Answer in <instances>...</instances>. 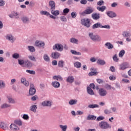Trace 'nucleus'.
Listing matches in <instances>:
<instances>
[{
	"label": "nucleus",
	"mask_w": 131,
	"mask_h": 131,
	"mask_svg": "<svg viewBox=\"0 0 131 131\" xmlns=\"http://www.w3.org/2000/svg\"><path fill=\"white\" fill-rule=\"evenodd\" d=\"M89 36L93 41H97L98 42H100V41L102 40L101 36L99 35H95L93 33H89Z\"/></svg>",
	"instance_id": "1"
},
{
	"label": "nucleus",
	"mask_w": 131,
	"mask_h": 131,
	"mask_svg": "<svg viewBox=\"0 0 131 131\" xmlns=\"http://www.w3.org/2000/svg\"><path fill=\"white\" fill-rule=\"evenodd\" d=\"M99 126L102 129H107V128H111V126L106 121H102L99 124Z\"/></svg>",
	"instance_id": "2"
},
{
	"label": "nucleus",
	"mask_w": 131,
	"mask_h": 131,
	"mask_svg": "<svg viewBox=\"0 0 131 131\" xmlns=\"http://www.w3.org/2000/svg\"><path fill=\"white\" fill-rule=\"evenodd\" d=\"M81 24L87 28H90L91 27V20L89 18L82 19L81 20Z\"/></svg>",
	"instance_id": "3"
},
{
	"label": "nucleus",
	"mask_w": 131,
	"mask_h": 131,
	"mask_svg": "<svg viewBox=\"0 0 131 131\" xmlns=\"http://www.w3.org/2000/svg\"><path fill=\"white\" fill-rule=\"evenodd\" d=\"M94 12V8L89 7H88L83 12L81 13L82 16H85V14L86 15H90V14H92Z\"/></svg>",
	"instance_id": "4"
},
{
	"label": "nucleus",
	"mask_w": 131,
	"mask_h": 131,
	"mask_svg": "<svg viewBox=\"0 0 131 131\" xmlns=\"http://www.w3.org/2000/svg\"><path fill=\"white\" fill-rule=\"evenodd\" d=\"M64 49V47L63 45L60 44V43H56L54 46H53V50L54 51H58L59 52H62L63 50Z\"/></svg>",
	"instance_id": "5"
},
{
	"label": "nucleus",
	"mask_w": 131,
	"mask_h": 131,
	"mask_svg": "<svg viewBox=\"0 0 131 131\" xmlns=\"http://www.w3.org/2000/svg\"><path fill=\"white\" fill-rule=\"evenodd\" d=\"M30 89L29 91V94L30 96H33L35 95V93H36V90L35 88H34V85L32 83H31L30 84Z\"/></svg>",
	"instance_id": "6"
},
{
	"label": "nucleus",
	"mask_w": 131,
	"mask_h": 131,
	"mask_svg": "<svg viewBox=\"0 0 131 131\" xmlns=\"http://www.w3.org/2000/svg\"><path fill=\"white\" fill-rule=\"evenodd\" d=\"M122 35L123 37H126V41H128V42L131 41V38H130L131 34L129 32H126V31L123 32L122 33Z\"/></svg>",
	"instance_id": "7"
},
{
	"label": "nucleus",
	"mask_w": 131,
	"mask_h": 131,
	"mask_svg": "<svg viewBox=\"0 0 131 131\" xmlns=\"http://www.w3.org/2000/svg\"><path fill=\"white\" fill-rule=\"evenodd\" d=\"M106 14L109 18H115V17H117V14L114 11H108L106 12Z\"/></svg>",
	"instance_id": "8"
},
{
	"label": "nucleus",
	"mask_w": 131,
	"mask_h": 131,
	"mask_svg": "<svg viewBox=\"0 0 131 131\" xmlns=\"http://www.w3.org/2000/svg\"><path fill=\"white\" fill-rule=\"evenodd\" d=\"M98 94L100 97H105L107 95V91L103 88H101L98 91Z\"/></svg>",
	"instance_id": "9"
},
{
	"label": "nucleus",
	"mask_w": 131,
	"mask_h": 131,
	"mask_svg": "<svg viewBox=\"0 0 131 131\" xmlns=\"http://www.w3.org/2000/svg\"><path fill=\"white\" fill-rule=\"evenodd\" d=\"M41 105L43 106V107H52V102L50 100H45L42 102Z\"/></svg>",
	"instance_id": "10"
},
{
	"label": "nucleus",
	"mask_w": 131,
	"mask_h": 131,
	"mask_svg": "<svg viewBox=\"0 0 131 131\" xmlns=\"http://www.w3.org/2000/svg\"><path fill=\"white\" fill-rule=\"evenodd\" d=\"M6 38L7 40H9V41L12 42V43L13 42H14V41H15V40H16V38L14 37V36L12 34L7 35L6 36Z\"/></svg>",
	"instance_id": "11"
},
{
	"label": "nucleus",
	"mask_w": 131,
	"mask_h": 131,
	"mask_svg": "<svg viewBox=\"0 0 131 131\" xmlns=\"http://www.w3.org/2000/svg\"><path fill=\"white\" fill-rule=\"evenodd\" d=\"M40 14L41 15H45V16H49L50 18H51L52 19H56L55 16L51 15V14H50V12L47 11H40Z\"/></svg>",
	"instance_id": "12"
},
{
	"label": "nucleus",
	"mask_w": 131,
	"mask_h": 131,
	"mask_svg": "<svg viewBox=\"0 0 131 131\" xmlns=\"http://www.w3.org/2000/svg\"><path fill=\"white\" fill-rule=\"evenodd\" d=\"M49 4V6L50 7V11L56 9V3L54 1H50Z\"/></svg>",
	"instance_id": "13"
},
{
	"label": "nucleus",
	"mask_w": 131,
	"mask_h": 131,
	"mask_svg": "<svg viewBox=\"0 0 131 131\" xmlns=\"http://www.w3.org/2000/svg\"><path fill=\"white\" fill-rule=\"evenodd\" d=\"M35 46L38 47L39 48H43L45 49V42L40 41L36 40L35 42Z\"/></svg>",
	"instance_id": "14"
},
{
	"label": "nucleus",
	"mask_w": 131,
	"mask_h": 131,
	"mask_svg": "<svg viewBox=\"0 0 131 131\" xmlns=\"http://www.w3.org/2000/svg\"><path fill=\"white\" fill-rule=\"evenodd\" d=\"M0 127L4 129V130H7V129H9V125L8 124L5 123L3 122H0Z\"/></svg>",
	"instance_id": "15"
},
{
	"label": "nucleus",
	"mask_w": 131,
	"mask_h": 131,
	"mask_svg": "<svg viewBox=\"0 0 131 131\" xmlns=\"http://www.w3.org/2000/svg\"><path fill=\"white\" fill-rule=\"evenodd\" d=\"M127 68H128V64L126 62H124L120 65L119 70H125Z\"/></svg>",
	"instance_id": "16"
},
{
	"label": "nucleus",
	"mask_w": 131,
	"mask_h": 131,
	"mask_svg": "<svg viewBox=\"0 0 131 131\" xmlns=\"http://www.w3.org/2000/svg\"><path fill=\"white\" fill-rule=\"evenodd\" d=\"M51 56L53 59H58L61 56V54L58 52H53L51 54Z\"/></svg>",
	"instance_id": "17"
},
{
	"label": "nucleus",
	"mask_w": 131,
	"mask_h": 131,
	"mask_svg": "<svg viewBox=\"0 0 131 131\" xmlns=\"http://www.w3.org/2000/svg\"><path fill=\"white\" fill-rule=\"evenodd\" d=\"M91 17L93 20H99L100 19V13H92Z\"/></svg>",
	"instance_id": "18"
},
{
	"label": "nucleus",
	"mask_w": 131,
	"mask_h": 131,
	"mask_svg": "<svg viewBox=\"0 0 131 131\" xmlns=\"http://www.w3.org/2000/svg\"><path fill=\"white\" fill-rule=\"evenodd\" d=\"M97 28H102L101 23H97L92 26V29H97Z\"/></svg>",
	"instance_id": "19"
},
{
	"label": "nucleus",
	"mask_w": 131,
	"mask_h": 131,
	"mask_svg": "<svg viewBox=\"0 0 131 131\" xmlns=\"http://www.w3.org/2000/svg\"><path fill=\"white\" fill-rule=\"evenodd\" d=\"M51 13L53 15L52 16H59L60 15V11L55 10V9H52L51 10Z\"/></svg>",
	"instance_id": "20"
},
{
	"label": "nucleus",
	"mask_w": 131,
	"mask_h": 131,
	"mask_svg": "<svg viewBox=\"0 0 131 131\" xmlns=\"http://www.w3.org/2000/svg\"><path fill=\"white\" fill-rule=\"evenodd\" d=\"M51 85H52L53 88H55V89H58L60 88V82L58 81H52Z\"/></svg>",
	"instance_id": "21"
},
{
	"label": "nucleus",
	"mask_w": 131,
	"mask_h": 131,
	"mask_svg": "<svg viewBox=\"0 0 131 131\" xmlns=\"http://www.w3.org/2000/svg\"><path fill=\"white\" fill-rule=\"evenodd\" d=\"M20 80L21 83L24 84V85H25L26 86H28V85H29V82L26 80V79L25 78H21Z\"/></svg>",
	"instance_id": "22"
},
{
	"label": "nucleus",
	"mask_w": 131,
	"mask_h": 131,
	"mask_svg": "<svg viewBox=\"0 0 131 131\" xmlns=\"http://www.w3.org/2000/svg\"><path fill=\"white\" fill-rule=\"evenodd\" d=\"M67 82H69L70 83H72L73 82H74V77L73 76H69L67 78Z\"/></svg>",
	"instance_id": "23"
},
{
	"label": "nucleus",
	"mask_w": 131,
	"mask_h": 131,
	"mask_svg": "<svg viewBox=\"0 0 131 131\" xmlns=\"http://www.w3.org/2000/svg\"><path fill=\"white\" fill-rule=\"evenodd\" d=\"M10 128L11 130H18L19 129V127L15 124H11L10 126Z\"/></svg>",
	"instance_id": "24"
},
{
	"label": "nucleus",
	"mask_w": 131,
	"mask_h": 131,
	"mask_svg": "<svg viewBox=\"0 0 131 131\" xmlns=\"http://www.w3.org/2000/svg\"><path fill=\"white\" fill-rule=\"evenodd\" d=\"M105 46L108 50H112V49H113V48H114V46H113V45L111 44V43L109 42L105 43Z\"/></svg>",
	"instance_id": "25"
},
{
	"label": "nucleus",
	"mask_w": 131,
	"mask_h": 131,
	"mask_svg": "<svg viewBox=\"0 0 131 131\" xmlns=\"http://www.w3.org/2000/svg\"><path fill=\"white\" fill-rule=\"evenodd\" d=\"M21 21L24 24H27V23H29V18L26 16L23 17L21 18Z\"/></svg>",
	"instance_id": "26"
},
{
	"label": "nucleus",
	"mask_w": 131,
	"mask_h": 131,
	"mask_svg": "<svg viewBox=\"0 0 131 131\" xmlns=\"http://www.w3.org/2000/svg\"><path fill=\"white\" fill-rule=\"evenodd\" d=\"M96 118H97V117L96 116L89 115L86 117V120H96Z\"/></svg>",
	"instance_id": "27"
},
{
	"label": "nucleus",
	"mask_w": 131,
	"mask_h": 131,
	"mask_svg": "<svg viewBox=\"0 0 131 131\" xmlns=\"http://www.w3.org/2000/svg\"><path fill=\"white\" fill-rule=\"evenodd\" d=\"M87 93L91 95V96H93V95H95V93H94V91L92 90L90 86L87 87Z\"/></svg>",
	"instance_id": "28"
},
{
	"label": "nucleus",
	"mask_w": 131,
	"mask_h": 131,
	"mask_svg": "<svg viewBox=\"0 0 131 131\" xmlns=\"http://www.w3.org/2000/svg\"><path fill=\"white\" fill-rule=\"evenodd\" d=\"M36 109H37V105H33L31 106H30V111L34 112V113H35V112H36Z\"/></svg>",
	"instance_id": "29"
},
{
	"label": "nucleus",
	"mask_w": 131,
	"mask_h": 131,
	"mask_svg": "<svg viewBox=\"0 0 131 131\" xmlns=\"http://www.w3.org/2000/svg\"><path fill=\"white\" fill-rule=\"evenodd\" d=\"M70 42H72V43H76V45L78 44V39H76L75 38H72L70 39Z\"/></svg>",
	"instance_id": "30"
},
{
	"label": "nucleus",
	"mask_w": 131,
	"mask_h": 131,
	"mask_svg": "<svg viewBox=\"0 0 131 131\" xmlns=\"http://www.w3.org/2000/svg\"><path fill=\"white\" fill-rule=\"evenodd\" d=\"M69 104L70 105H76V104H77V99H71L69 101Z\"/></svg>",
	"instance_id": "31"
},
{
	"label": "nucleus",
	"mask_w": 131,
	"mask_h": 131,
	"mask_svg": "<svg viewBox=\"0 0 131 131\" xmlns=\"http://www.w3.org/2000/svg\"><path fill=\"white\" fill-rule=\"evenodd\" d=\"M107 7L105 6H103L102 7H97V9L100 12H104V10H106Z\"/></svg>",
	"instance_id": "32"
},
{
	"label": "nucleus",
	"mask_w": 131,
	"mask_h": 131,
	"mask_svg": "<svg viewBox=\"0 0 131 131\" xmlns=\"http://www.w3.org/2000/svg\"><path fill=\"white\" fill-rule=\"evenodd\" d=\"M74 66L76 68H81V63L80 62L77 61L74 63Z\"/></svg>",
	"instance_id": "33"
},
{
	"label": "nucleus",
	"mask_w": 131,
	"mask_h": 131,
	"mask_svg": "<svg viewBox=\"0 0 131 131\" xmlns=\"http://www.w3.org/2000/svg\"><path fill=\"white\" fill-rule=\"evenodd\" d=\"M97 64H98V65H105V64H106V62L104 61V60H102V59H98L97 61Z\"/></svg>",
	"instance_id": "34"
},
{
	"label": "nucleus",
	"mask_w": 131,
	"mask_h": 131,
	"mask_svg": "<svg viewBox=\"0 0 131 131\" xmlns=\"http://www.w3.org/2000/svg\"><path fill=\"white\" fill-rule=\"evenodd\" d=\"M88 108H90L91 109H94V108H99V105L97 104H90L88 105Z\"/></svg>",
	"instance_id": "35"
},
{
	"label": "nucleus",
	"mask_w": 131,
	"mask_h": 131,
	"mask_svg": "<svg viewBox=\"0 0 131 131\" xmlns=\"http://www.w3.org/2000/svg\"><path fill=\"white\" fill-rule=\"evenodd\" d=\"M25 65L27 66V67H29L30 68H31L32 67V63H31V61L29 60H27L25 62Z\"/></svg>",
	"instance_id": "36"
},
{
	"label": "nucleus",
	"mask_w": 131,
	"mask_h": 131,
	"mask_svg": "<svg viewBox=\"0 0 131 131\" xmlns=\"http://www.w3.org/2000/svg\"><path fill=\"white\" fill-rule=\"evenodd\" d=\"M59 127H60L62 131H66L67 130V128L68 126H67V125H59Z\"/></svg>",
	"instance_id": "37"
},
{
	"label": "nucleus",
	"mask_w": 131,
	"mask_h": 131,
	"mask_svg": "<svg viewBox=\"0 0 131 131\" xmlns=\"http://www.w3.org/2000/svg\"><path fill=\"white\" fill-rule=\"evenodd\" d=\"M58 67H60V68H63V67H64V61L63 60L59 61L58 63Z\"/></svg>",
	"instance_id": "38"
},
{
	"label": "nucleus",
	"mask_w": 131,
	"mask_h": 131,
	"mask_svg": "<svg viewBox=\"0 0 131 131\" xmlns=\"http://www.w3.org/2000/svg\"><path fill=\"white\" fill-rule=\"evenodd\" d=\"M14 123H15V124H17V125H19V126H21V125H22V121H21V120H15L14 121Z\"/></svg>",
	"instance_id": "39"
},
{
	"label": "nucleus",
	"mask_w": 131,
	"mask_h": 131,
	"mask_svg": "<svg viewBox=\"0 0 131 131\" xmlns=\"http://www.w3.org/2000/svg\"><path fill=\"white\" fill-rule=\"evenodd\" d=\"M8 107H11V105L7 103H4L1 105V109H5V108H8Z\"/></svg>",
	"instance_id": "40"
},
{
	"label": "nucleus",
	"mask_w": 131,
	"mask_h": 131,
	"mask_svg": "<svg viewBox=\"0 0 131 131\" xmlns=\"http://www.w3.org/2000/svg\"><path fill=\"white\" fill-rule=\"evenodd\" d=\"M8 100L9 104H15V103H16V101H15V100H14V99L11 97H8Z\"/></svg>",
	"instance_id": "41"
},
{
	"label": "nucleus",
	"mask_w": 131,
	"mask_h": 131,
	"mask_svg": "<svg viewBox=\"0 0 131 131\" xmlns=\"http://www.w3.org/2000/svg\"><path fill=\"white\" fill-rule=\"evenodd\" d=\"M28 50L31 52V53H33L35 52V48L33 46H28Z\"/></svg>",
	"instance_id": "42"
},
{
	"label": "nucleus",
	"mask_w": 131,
	"mask_h": 131,
	"mask_svg": "<svg viewBox=\"0 0 131 131\" xmlns=\"http://www.w3.org/2000/svg\"><path fill=\"white\" fill-rule=\"evenodd\" d=\"M43 59L46 62H50V57H49L48 55L44 54Z\"/></svg>",
	"instance_id": "43"
},
{
	"label": "nucleus",
	"mask_w": 131,
	"mask_h": 131,
	"mask_svg": "<svg viewBox=\"0 0 131 131\" xmlns=\"http://www.w3.org/2000/svg\"><path fill=\"white\" fill-rule=\"evenodd\" d=\"M6 86V84L4 82V81L0 80V89H4Z\"/></svg>",
	"instance_id": "44"
},
{
	"label": "nucleus",
	"mask_w": 131,
	"mask_h": 131,
	"mask_svg": "<svg viewBox=\"0 0 131 131\" xmlns=\"http://www.w3.org/2000/svg\"><path fill=\"white\" fill-rule=\"evenodd\" d=\"M125 54V51L122 50L119 52V57H120V58H122Z\"/></svg>",
	"instance_id": "45"
},
{
	"label": "nucleus",
	"mask_w": 131,
	"mask_h": 131,
	"mask_svg": "<svg viewBox=\"0 0 131 131\" xmlns=\"http://www.w3.org/2000/svg\"><path fill=\"white\" fill-rule=\"evenodd\" d=\"M12 58L13 59H18V58H20V55L17 53H15L12 55Z\"/></svg>",
	"instance_id": "46"
},
{
	"label": "nucleus",
	"mask_w": 131,
	"mask_h": 131,
	"mask_svg": "<svg viewBox=\"0 0 131 131\" xmlns=\"http://www.w3.org/2000/svg\"><path fill=\"white\" fill-rule=\"evenodd\" d=\"M71 53L73 54V55H81L80 52H78L74 50H71Z\"/></svg>",
	"instance_id": "47"
},
{
	"label": "nucleus",
	"mask_w": 131,
	"mask_h": 131,
	"mask_svg": "<svg viewBox=\"0 0 131 131\" xmlns=\"http://www.w3.org/2000/svg\"><path fill=\"white\" fill-rule=\"evenodd\" d=\"M26 72H27V73H29V74H32L33 75H34L35 74V71L33 70H27Z\"/></svg>",
	"instance_id": "48"
},
{
	"label": "nucleus",
	"mask_w": 131,
	"mask_h": 131,
	"mask_svg": "<svg viewBox=\"0 0 131 131\" xmlns=\"http://www.w3.org/2000/svg\"><path fill=\"white\" fill-rule=\"evenodd\" d=\"M60 19L62 22H67V18L65 16H60Z\"/></svg>",
	"instance_id": "49"
},
{
	"label": "nucleus",
	"mask_w": 131,
	"mask_h": 131,
	"mask_svg": "<svg viewBox=\"0 0 131 131\" xmlns=\"http://www.w3.org/2000/svg\"><path fill=\"white\" fill-rule=\"evenodd\" d=\"M101 28H105V29H110V28H111V27H110V25H105L104 26L101 25Z\"/></svg>",
	"instance_id": "50"
},
{
	"label": "nucleus",
	"mask_w": 131,
	"mask_h": 131,
	"mask_svg": "<svg viewBox=\"0 0 131 131\" xmlns=\"http://www.w3.org/2000/svg\"><path fill=\"white\" fill-rule=\"evenodd\" d=\"M70 11V10L68 8L64 9L63 10V13L64 14V15H66L67 14H68L69 12Z\"/></svg>",
	"instance_id": "51"
},
{
	"label": "nucleus",
	"mask_w": 131,
	"mask_h": 131,
	"mask_svg": "<svg viewBox=\"0 0 131 131\" xmlns=\"http://www.w3.org/2000/svg\"><path fill=\"white\" fill-rule=\"evenodd\" d=\"M23 118L25 120H28L29 119V116L27 114H24Z\"/></svg>",
	"instance_id": "52"
},
{
	"label": "nucleus",
	"mask_w": 131,
	"mask_h": 131,
	"mask_svg": "<svg viewBox=\"0 0 131 131\" xmlns=\"http://www.w3.org/2000/svg\"><path fill=\"white\" fill-rule=\"evenodd\" d=\"M105 119V117L103 116H99L97 117L96 121H101V120H104Z\"/></svg>",
	"instance_id": "53"
},
{
	"label": "nucleus",
	"mask_w": 131,
	"mask_h": 131,
	"mask_svg": "<svg viewBox=\"0 0 131 131\" xmlns=\"http://www.w3.org/2000/svg\"><path fill=\"white\" fill-rule=\"evenodd\" d=\"M113 59L114 61H115V62H118V60H119V59L118 58H117V54H115L113 57Z\"/></svg>",
	"instance_id": "54"
},
{
	"label": "nucleus",
	"mask_w": 131,
	"mask_h": 131,
	"mask_svg": "<svg viewBox=\"0 0 131 131\" xmlns=\"http://www.w3.org/2000/svg\"><path fill=\"white\" fill-rule=\"evenodd\" d=\"M28 58L31 61H34V62H36V59H35V57H34V56H29Z\"/></svg>",
	"instance_id": "55"
},
{
	"label": "nucleus",
	"mask_w": 131,
	"mask_h": 131,
	"mask_svg": "<svg viewBox=\"0 0 131 131\" xmlns=\"http://www.w3.org/2000/svg\"><path fill=\"white\" fill-rule=\"evenodd\" d=\"M71 17L73 18H76V16H77V14L76 12H72L71 14Z\"/></svg>",
	"instance_id": "56"
},
{
	"label": "nucleus",
	"mask_w": 131,
	"mask_h": 131,
	"mask_svg": "<svg viewBox=\"0 0 131 131\" xmlns=\"http://www.w3.org/2000/svg\"><path fill=\"white\" fill-rule=\"evenodd\" d=\"M37 99H38V97L37 96V95H35L31 97V100L32 101H36Z\"/></svg>",
	"instance_id": "57"
},
{
	"label": "nucleus",
	"mask_w": 131,
	"mask_h": 131,
	"mask_svg": "<svg viewBox=\"0 0 131 131\" xmlns=\"http://www.w3.org/2000/svg\"><path fill=\"white\" fill-rule=\"evenodd\" d=\"M6 4V2L4 0H0V7H4Z\"/></svg>",
	"instance_id": "58"
},
{
	"label": "nucleus",
	"mask_w": 131,
	"mask_h": 131,
	"mask_svg": "<svg viewBox=\"0 0 131 131\" xmlns=\"http://www.w3.org/2000/svg\"><path fill=\"white\" fill-rule=\"evenodd\" d=\"M104 88H105V89H106L107 90H111V85H110L108 84H106L104 85Z\"/></svg>",
	"instance_id": "59"
},
{
	"label": "nucleus",
	"mask_w": 131,
	"mask_h": 131,
	"mask_svg": "<svg viewBox=\"0 0 131 131\" xmlns=\"http://www.w3.org/2000/svg\"><path fill=\"white\" fill-rule=\"evenodd\" d=\"M89 88L93 89V90H95V89H96V86L95 85V83H91L89 85Z\"/></svg>",
	"instance_id": "60"
},
{
	"label": "nucleus",
	"mask_w": 131,
	"mask_h": 131,
	"mask_svg": "<svg viewBox=\"0 0 131 131\" xmlns=\"http://www.w3.org/2000/svg\"><path fill=\"white\" fill-rule=\"evenodd\" d=\"M18 64L19 65H23L24 64V63H25L24 62V60H22V59H18Z\"/></svg>",
	"instance_id": "61"
},
{
	"label": "nucleus",
	"mask_w": 131,
	"mask_h": 131,
	"mask_svg": "<svg viewBox=\"0 0 131 131\" xmlns=\"http://www.w3.org/2000/svg\"><path fill=\"white\" fill-rule=\"evenodd\" d=\"M87 3H88V1L86 0L80 1V4H81V5H86Z\"/></svg>",
	"instance_id": "62"
},
{
	"label": "nucleus",
	"mask_w": 131,
	"mask_h": 131,
	"mask_svg": "<svg viewBox=\"0 0 131 131\" xmlns=\"http://www.w3.org/2000/svg\"><path fill=\"white\" fill-rule=\"evenodd\" d=\"M103 4H104V1L103 0H100L97 3L98 6H102Z\"/></svg>",
	"instance_id": "63"
},
{
	"label": "nucleus",
	"mask_w": 131,
	"mask_h": 131,
	"mask_svg": "<svg viewBox=\"0 0 131 131\" xmlns=\"http://www.w3.org/2000/svg\"><path fill=\"white\" fill-rule=\"evenodd\" d=\"M109 78L110 80H115V79H116V77H115V76H114V75L110 76L109 77Z\"/></svg>",
	"instance_id": "64"
}]
</instances>
